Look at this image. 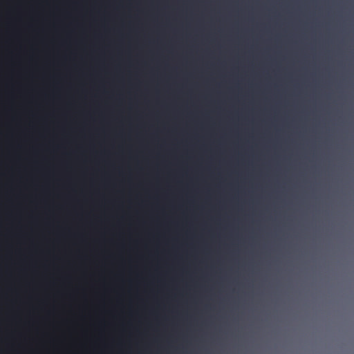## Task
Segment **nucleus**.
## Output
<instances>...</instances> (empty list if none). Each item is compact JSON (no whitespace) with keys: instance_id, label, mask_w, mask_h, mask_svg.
Wrapping results in <instances>:
<instances>
[{"instance_id":"nucleus-1","label":"nucleus","mask_w":354,"mask_h":354,"mask_svg":"<svg viewBox=\"0 0 354 354\" xmlns=\"http://www.w3.org/2000/svg\"><path fill=\"white\" fill-rule=\"evenodd\" d=\"M0 66H78V65H0Z\"/></svg>"},{"instance_id":"nucleus-2","label":"nucleus","mask_w":354,"mask_h":354,"mask_svg":"<svg viewBox=\"0 0 354 354\" xmlns=\"http://www.w3.org/2000/svg\"><path fill=\"white\" fill-rule=\"evenodd\" d=\"M313 66H314V67H316L317 66H316V65H314Z\"/></svg>"}]
</instances>
